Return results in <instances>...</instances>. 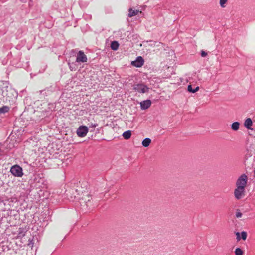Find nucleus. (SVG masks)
Here are the masks:
<instances>
[{"mask_svg":"<svg viewBox=\"0 0 255 255\" xmlns=\"http://www.w3.org/2000/svg\"><path fill=\"white\" fill-rule=\"evenodd\" d=\"M248 178L245 174H242L237 179L236 182V186L239 188H242L245 189Z\"/></svg>","mask_w":255,"mask_h":255,"instance_id":"1","label":"nucleus"},{"mask_svg":"<svg viewBox=\"0 0 255 255\" xmlns=\"http://www.w3.org/2000/svg\"><path fill=\"white\" fill-rule=\"evenodd\" d=\"M10 172L14 176L18 177H21L23 175L22 168L17 165L11 167Z\"/></svg>","mask_w":255,"mask_h":255,"instance_id":"2","label":"nucleus"},{"mask_svg":"<svg viewBox=\"0 0 255 255\" xmlns=\"http://www.w3.org/2000/svg\"><path fill=\"white\" fill-rule=\"evenodd\" d=\"M88 131L89 129L86 126H80L77 129L76 133L78 137H84L87 135Z\"/></svg>","mask_w":255,"mask_h":255,"instance_id":"3","label":"nucleus"},{"mask_svg":"<svg viewBox=\"0 0 255 255\" xmlns=\"http://www.w3.org/2000/svg\"><path fill=\"white\" fill-rule=\"evenodd\" d=\"M133 89L140 93H145L148 91L149 88L143 84H138L134 86Z\"/></svg>","mask_w":255,"mask_h":255,"instance_id":"4","label":"nucleus"},{"mask_svg":"<svg viewBox=\"0 0 255 255\" xmlns=\"http://www.w3.org/2000/svg\"><path fill=\"white\" fill-rule=\"evenodd\" d=\"M245 189L236 187L234 194L235 198L237 200L242 199L245 195Z\"/></svg>","mask_w":255,"mask_h":255,"instance_id":"5","label":"nucleus"},{"mask_svg":"<svg viewBox=\"0 0 255 255\" xmlns=\"http://www.w3.org/2000/svg\"><path fill=\"white\" fill-rule=\"evenodd\" d=\"M144 63V59L141 56H138L136 59L131 62V64L136 67H141Z\"/></svg>","mask_w":255,"mask_h":255,"instance_id":"6","label":"nucleus"},{"mask_svg":"<svg viewBox=\"0 0 255 255\" xmlns=\"http://www.w3.org/2000/svg\"><path fill=\"white\" fill-rule=\"evenodd\" d=\"M87 61V57L86 55L84 53V52L82 51H80L77 55L76 57V62L78 63L79 62H86Z\"/></svg>","mask_w":255,"mask_h":255,"instance_id":"7","label":"nucleus"},{"mask_svg":"<svg viewBox=\"0 0 255 255\" xmlns=\"http://www.w3.org/2000/svg\"><path fill=\"white\" fill-rule=\"evenodd\" d=\"M141 109L146 110L149 108L151 105V101L150 100L143 101L140 103Z\"/></svg>","mask_w":255,"mask_h":255,"instance_id":"8","label":"nucleus"},{"mask_svg":"<svg viewBox=\"0 0 255 255\" xmlns=\"http://www.w3.org/2000/svg\"><path fill=\"white\" fill-rule=\"evenodd\" d=\"M237 236V240L238 241L240 240L241 238H242L243 240H246L247 237V233L245 231H242L241 234L239 232L236 233Z\"/></svg>","mask_w":255,"mask_h":255,"instance_id":"9","label":"nucleus"},{"mask_svg":"<svg viewBox=\"0 0 255 255\" xmlns=\"http://www.w3.org/2000/svg\"><path fill=\"white\" fill-rule=\"evenodd\" d=\"M253 125V122L251 118H247L244 122V126L248 129H252L251 127Z\"/></svg>","mask_w":255,"mask_h":255,"instance_id":"10","label":"nucleus"},{"mask_svg":"<svg viewBox=\"0 0 255 255\" xmlns=\"http://www.w3.org/2000/svg\"><path fill=\"white\" fill-rule=\"evenodd\" d=\"M131 136V131L130 130H128L124 132L123 133V137L125 139H128Z\"/></svg>","mask_w":255,"mask_h":255,"instance_id":"11","label":"nucleus"},{"mask_svg":"<svg viewBox=\"0 0 255 255\" xmlns=\"http://www.w3.org/2000/svg\"><path fill=\"white\" fill-rule=\"evenodd\" d=\"M240 123L238 122H235L231 125V128L232 130L237 131L239 129Z\"/></svg>","mask_w":255,"mask_h":255,"instance_id":"12","label":"nucleus"},{"mask_svg":"<svg viewBox=\"0 0 255 255\" xmlns=\"http://www.w3.org/2000/svg\"><path fill=\"white\" fill-rule=\"evenodd\" d=\"M119 46V44L117 41H114L111 42V48L113 50H117Z\"/></svg>","mask_w":255,"mask_h":255,"instance_id":"13","label":"nucleus"},{"mask_svg":"<svg viewBox=\"0 0 255 255\" xmlns=\"http://www.w3.org/2000/svg\"><path fill=\"white\" fill-rule=\"evenodd\" d=\"M151 140L150 138H146L142 142V145L145 147H148L151 143Z\"/></svg>","mask_w":255,"mask_h":255,"instance_id":"14","label":"nucleus"},{"mask_svg":"<svg viewBox=\"0 0 255 255\" xmlns=\"http://www.w3.org/2000/svg\"><path fill=\"white\" fill-rule=\"evenodd\" d=\"M199 90V87L198 86L196 87L195 88L193 89L191 85H188V90L190 92H191L192 93H195L197 91H198Z\"/></svg>","mask_w":255,"mask_h":255,"instance_id":"15","label":"nucleus"},{"mask_svg":"<svg viewBox=\"0 0 255 255\" xmlns=\"http://www.w3.org/2000/svg\"><path fill=\"white\" fill-rule=\"evenodd\" d=\"M138 13V10H133L132 9H130L129 10L128 15L129 17H132L137 14Z\"/></svg>","mask_w":255,"mask_h":255,"instance_id":"16","label":"nucleus"},{"mask_svg":"<svg viewBox=\"0 0 255 255\" xmlns=\"http://www.w3.org/2000/svg\"><path fill=\"white\" fill-rule=\"evenodd\" d=\"M235 254L236 255H243L244 252L240 248H237L235 250Z\"/></svg>","mask_w":255,"mask_h":255,"instance_id":"17","label":"nucleus"},{"mask_svg":"<svg viewBox=\"0 0 255 255\" xmlns=\"http://www.w3.org/2000/svg\"><path fill=\"white\" fill-rule=\"evenodd\" d=\"M9 110V108L7 106H4L0 108V114L5 113Z\"/></svg>","mask_w":255,"mask_h":255,"instance_id":"18","label":"nucleus"},{"mask_svg":"<svg viewBox=\"0 0 255 255\" xmlns=\"http://www.w3.org/2000/svg\"><path fill=\"white\" fill-rule=\"evenodd\" d=\"M242 215H243V214L239 209L236 210V213H235V216H236V218H241L242 217Z\"/></svg>","mask_w":255,"mask_h":255,"instance_id":"19","label":"nucleus"},{"mask_svg":"<svg viewBox=\"0 0 255 255\" xmlns=\"http://www.w3.org/2000/svg\"><path fill=\"white\" fill-rule=\"evenodd\" d=\"M228 0H220V4L221 7L224 8L226 7V4Z\"/></svg>","mask_w":255,"mask_h":255,"instance_id":"20","label":"nucleus"},{"mask_svg":"<svg viewBox=\"0 0 255 255\" xmlns=\"http://www.w3.org/2000/svg\"><path fill=\"white\" fill-rule=\"evenodd\" d=\"M207 53L205 51H204L203 50L201 51V56L202 57H206L207 56Z\"/></svg>","mask_w":255,"mask_h":255,"instance_id":"21","label":"nucleus"},{"mask_svg":"<svg viewBox=\"0 0 255 255\" xmlns=\"http://www.w3.org/2000/svg\"><path fill=\"white\" fill-rule=\"evenodd\" d=\"M27 0H20V1L22 2H25Z\"/></svg>","mask_w":255,"mask_h":255,"instance_id":"22","label":"nucleus"},{"mask_svg":"<svg viewBox=\"0 0 255 255\" xmlns=\"http://www.w3.org/2000/svg\"><path fill=\"white\" fill-rule=\"evenodd\" d=\"M96 127V125H93V127Z\"/></svg>","mask_w":255,"mask_h":255,"instance_id":"23","label":"nucleus"},{"mask_svg":"<svg viewBox=\"0 0 255 255\" xmlns=\"http://www.w3.org/2000/svg\"><path fill=\"white\" fill-rule=\"evenodd\" d=\"M254 174L255 175V169H254Z\"/></svg>","mask_w":255,"mask_h":255,"instance_id":"24","label":"nucleus"}]
</instances>
